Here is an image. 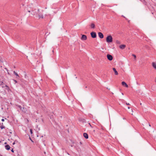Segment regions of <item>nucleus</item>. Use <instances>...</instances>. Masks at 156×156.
I'll list each match as a JSON object with an SVG mask.
<instances>
[{"instance_id": "obj_1", "label": "nucleus", "mask_w": 156, "mask_h": 156, "mask_svg": "<svg viewBox=\"0 0 156 156\" xmlns=\"http://www.w3.org/2000/svg\"><path fill=\"white\" fill-rule=\"evenodd\" d=\"M106 41L108 43L112 42L113 41L112 37L111 35L107 36L106 38Z\"/></svg>"}, {"instance_id": "obj_2", "label": "nucleus", "mask_w": 156, "mask_h": 156, "mask_svg": "<svg viewBox=\"0 0 156 156\" xmlns=\"http://www.w3.org/2000/svg\"><path fill=\"white\" fill-rule=\"evenodd\" d=\"M90 35L92 38H94L97 37V34L96 33L94 32H92L90 33Z\"/></svg>"}, {"instance_id": "obj_3", "label": "nucleus", "mask_w": 156, "mask_h": 156, "mask_svg": "<svg viewBox=\"0 0 156 156\" xmlns=\"http://www.w3.org/2000/svg\"><path fill=\"white\" fill-rule=\"evenodd\" d=\"M107 57L109 61H112L113 59L112 56L110 54H107Z\"/></svg>"}, {"instance_id": "obj_4", "label": "nucleus", "mask_w": 156, "mask_h": 156, "mask_svg": "<svg viewBox=\"0 0 156 156\" xmlns=\"http://www.w3.org/2000/svg\"><path fill=\"white\" fill-rule=\"evenodd\" d=\"M81 40L83 41L86 40L87 39V37L86 35L83 34L82 35V37L81 38Z\"/></svg>"}, {"instance_id": "obj_5", "label": "nucleus", "mask_w": 156, "mask_h": 156, "mask_svg": "<svg viewBox=\"0 0 156 156\" xmlns=\"http://www.w3.org/2000/svg\"><path fill=\"white\" fill-rule=\"evenodd\" d=\"M98 35L99 37L101 38H103L104 37L103 34L101 32H98Z\"/></svg>"}, {"instance_id": "obj_6", "label": "nucleus", "mask_w": 156, "mask_h": 156, "mask_svg": "<svg viewBox=\"0 0 156 156\" xmlns=\"http://www.w3.org/2000/svg\"><path fill=\"white\" fill-rule=\"evenodd\" d=\"M4 88H5V89L7 90L8 92L10 90V89L9 87L7 85H5Z\"/></svg>"}, {"instance_id": "obj_7", "label": "nucleus", "mask_w": 156, "mask_h": 156, "mask_svg": "<svg viewBox=\"0 0 156 156\" xmlns=\"http://www.w3.org/2000/svg\"><path fill=\"white\" fill-rule=\"evenodd\" d=\"M122 86L125 87H128V85L127 84V83L124 81H122Z\"/></svg>"}, {"instance_id": "obj_8", "label": "nucleus", "mask_w": 156, "mask_h": 156, "mask_svg": "<svg viewBox=\"0 0 156 156\" xmlns=\"http://www.w3.org/2000/svg\"><path fill=\"white\" fill-rule=\"evenodd\" d=\"M83 136L86 139H87L88 138V135L87 133H84L83 134Z\"/></svg>"}, {"instance_id": "obj_9", "label": "nucleus", "mask_w": 156, "mask_h": 156, "mask_svg": "<svg viewBox=\"0 0 156 156\" xmlns=\"http://www.w3.org/2000/svg\"><path fill=\"white\" fill-rule=\"evenodd\" d=\"M5 149L7 150H10V147L9 145H6L5 146Z\"/></svg>"}, {"instance_id": "obj_10", "label": "nucleus", "mask_w": 156, "mask_h": 156, "mask_svg": "<svg viewBox=\"0 0 156 156\" xmlns=\"http://www.w3.org/2000/svg\"><path fill=\"white\" fill-rule=\"evenodd\" d=\"M126 47V45L125 44H122L119 46V48L121 49H123Z\"/></svg>"}, {"instance_id": "obj_11", "label": "nucleus", "mask_w": 156, "mask_h": 156, "mask_svg": "<svg viewBox=\"0 0 156 156\" xmlns=\"http://www.w3.org/2000/svg\"><path fill=\"white\" fill-rule=\"evenodd\" d=\"M4 84L3 83V81H0V87H1L2 88H4L5 86H4Z\"/></svg>"}, {"instance_id": "obj_12", "label": "nucleus", "mask_w": 156, "mask_h": 156, "mask_svg": "<svg viewBox=\"0 0 156 156\" xmlns=\"http://www.w3.org/2000/svg\"><path fill=\"white\" fill-rule=\"evenodd\" d=\"M113 70L115 72V75H118V73L117 71L116 70V69L115 68H112Z\"/></svg>"}, {"instance_id": "obj_13", "label": "nucleus", "mask_w": 156, "mask_h": 156, "mask_svg": "<svg viewBox=\"0 0 156 156\" xmlns=\"http://www.w3.org/2000/svg\"><path fill=\"white\" fill-rule=\"evenodd\" d=\"M80 121L83 123L86 122V120L83 119H80Z\"/></svg>"}, {"instance_id": "obj_14", "label": "nucleus", "mask_w": 156, "mask_h": 156, "mask_svg": "<svg viewBox=\"0 0 156 156\" xmlns=\"http://www.w3.org/2000/svg\"><path fill=\"white\" fill-rule=\"evenodd\" d=\"M20 110L24 112H25L27 111L26 108L23 107L22 108V109H21Z\"/></svg>"}, {"instance_id": "obj_15", "label": "nucleus", "mask_w": 156, "mask_h": 156, "mask_svg": "<svg viewBox=\"0 0 156 156\" xmlns=\"http://www.w3.org/2000/svg\"><path fill=\"white\" fill-rule=\"evenodd\" d=\"M152 66L153 67L156 69V63L155 62L152 63Z\"/></svg>"}, {"instance_id": "obj_16", "label": "nucleus", "mask_w": 156, "mask_h": 156, "mask_svg": "<svg viewBox=\"0 0 156 156\" xmlns=\"http://www.w3.org/2000/svg\"><path fill=\"white\" fill-rule=\"evenodd\" d=\"M90 27L91 28L94 29V28L95 26L94 23H91L90 25Z\"/></svg>"}, {"instance_id": "obj_17", "label": "nucleus", "mask_w": 156, "mask_h": 156, "mask_svg": "<svg viewBox=\"0 0 156 156\" xmlns=\"http://www.w3.org/2000/svg\"><path fill=\"white\" fill-rule=\"evenodd\" d=\"M13 73L16 76H17L18 77H19L18 73H17L15 71H13Z\"/></svg>"}, {"instance_id": "obj_18", "label": "nucleus", "mask_w": 156, "mask_h": 156, "mask_svg": "<svg viewBox=\"0 0 156 156\" xmlns=\"http://www.w3.org/2000/svg\"><path fill=\"white\" fill-rule=\"evenodd\" d=\"M16 106H18L20 108V110L21 109H22V107L21 106V105H16Z\"/></svg>"}, {"instance_id": "obj_19", "label": "nucleus", "mask_w": 156, "mask_h": 156, "mask_svg": "<svg viewBox=\"0 0 156 156\" xmlns=\"http://www.w3.org/2000/svg\"><path fill=\"white\" fill-rule=\"evenodd\" d=\"M0 128L1 129H2L5 128V126H0Z\"/></svg>"}, {"instance_id": "obj_20", "label": "nucleus", "mask_w": 156, "mask_h": 156, "mask_svg": "<svg viewBox=\"0 0 156 156\" xmlns=\"http://www.w3.org/2000/svg\"><path fill=\"white\" fill-rule=\"evenodd\" d=\"M116 43L117 44H120V42L118 40H116Z\"/></svg>"}, {"instance_id": "obj_21", "label": "nucleus", "mask_w": 156, "mask_h": 156, "mask_svg": "<svg viewBox=\"0 0 156 156\" xmlns=\"http://www.w3.org/2000/svg\"><path fill=\"white\" fill-rule=\"evenodd\" d=\"M132 55L133 56V57H134V58H135V59H136V55H135L133 54Z\"/></svg>"}, {"instance_id": "obj_22", "label": "nucleus", "mask_w": 156, "mask_h": 156, "mask_svg": "<svg viewBox=\"0 0 156 156\" xmlns=\"http://www.w3.org/2000/svg\"><path fill=\"white\" fill-rule=\"evenodd\" d=\"M13 80L15 82V83H17V81L13 79Z\"/></svg>"}, {"instance_id": "obj_23", "label": "nucleus", "mask_w": 156, "mask_h": 156, "mask_svg": "<svg viewBox=\"0 0 156 156\" xmlns=\"http://www.w3.org/2000/svg\"><path fill=\"white\" fill-rule=\"evenodd\" d=\"M30 133L31 134H32L33 133L32 129H30Z\"/></svg>"}, {"instance_id": "obj_24", "label": "nucleus", "mask_w": 156, "mask_h": 156, "mask_svg": "<svg viewBox=\"0 0 156 156\" xmlns=\"http://www.w3.org/2000/svg\"><path fill=\"white\" fill-rule=\"evenodd\" d=\"M125 103L127 105H130V104L129 103H127V102H125Z\"/></svg>"}, {"instance_id": "obj_25", "label": "nucleus", "mask_w": 156, "mask_h": 156, "mask_svg": "<svg viewBox=\"0 0 156 156\" xmlns=\"http://www.w3.org/2000/svg\"><path fill=\"white\" fill-rule=\"evenodd\" d=\"M29 139L31 140V141L32 142H33V141L31 139V138L30 137H29Z\"/></svg>"}, {"instance_id": "obj_26", "label": "nucleus", "mask_w": 156, "mask_h": 156, "mask_svg": "<svg viewBox=\"0 0 156 156\" xmlns=\"http://www.w3.org/2000/svg\"><path fill=\"white\" fill-rule=\"evenodd\" d=\"M4 119H1V121H2V122H4Z\"/></svg>"}, {"instance_id": "obj_27", "label": "nucleus", "mask_w": 156, "mask_h": 156, "mask_svg": "<svg viewBox=\"0 0 156 156\" xmlns=\"http://www.w3.org/2000/svg\"><path fill=\"white\" fill-rule=\"evenodd\" d=\"M11 151H12V152L13 153V152H14V150H13V149H12L11 150Z\"/></svg>"}, {"instance_id": "obj_28", "label": "nucleus", "mask_w": 156, "mask_h": 156, "mask_svg": "<svg viewBox=\"0 0 156 156\" xmlns=\"http://www.w3.org/2000/svg\"><path fill=\"white\" fill-rule=\"evenodd\" d=\"M40 16V18H43V16Z\"/></svg>"}, {"instance_id": "obj_29", "label": "nucleus", "mask_w": 156, "mask_h": 156, "mask_svg": "<svg viewBox=\"0 0 156 156\" xmlns=\"http://www.w3.org/2000/svg\"><path fill=\"white\" fill-rule=\"evenodd\" d=\"M144 5H146V2H144Z\"/></svg>"}, {"instance_id": "obj_30", "label": "nucleus", "mask_w": 156, "mask_h": 156, "mask_svg": "<svg viewBox=\"0 0 156 156\" xmlns=\"http://www.w3.org/2000/svg\"><path fill=\"white\" fill-rule=\"evenodd\" d=\"M21 155H20L19 154H18L17 156H20Z\"/></svg>"}, {"instance_id": "obj_31", "label": "nucleus", "mask_w": 156, "mask_h": 156, "mask_svg": "<svg viewBox=\"0 0 156 156\" xmlns=\"http://www.w3.org/2000/svg\"><path fill=\"white\" fill-rule=\"evenodd\" d=\"M12 144H13V145H14V144H15V142H13V143Z\"/></svg>"}, {"instance_id": "obj_32", "label": "nucleus", "mask_w": 156, "mask_h": 156, "mask_svg": "<svg viewBox=\"0 0 156 156\" xmlns=\"http://www.w3.org/2000/svg\"><path fill=\"white\" fill-rule=\"evenodd\" d=\"M80 144H82V142H80Z\"/></svg>"}, {"instance_id": "obj_33", "label": "nucleus", "mask_w": 156, "mask_h": 156, "mask_svg": "<svg viewBox=\"0 0 156 156\" xmlns=\"http://www.w3.org/2000/svg\"><path fill=\"white\" fill-rule=\"evenodd\" d=\"M149 126H151V125L150 124H149Z\"/></svg>"}, {"instance_id": "obj_34", "label": "nucleus", "mask_w": 156, "mask_h": 156, "mask_svg": "<svg viewBox=\"0 0 156 156\" xmlns=\"http://www.w3.org/2000/svg\"><path fill=\"white\" fill-rule=\"evenodd\" d=\"M88 124L90 126L91 125L90 123H89Z\"/></svg>"}, {"instance_id": "obj_35", "label": "nucleus", "mask_w": 156, "mask_h": 156, "mask_svg": "<svg viewBox=\"0 0 156 156\" xmlns=\"http://www.w3.org/2000/svg\"><path fill=\"white\" fill-rule=\"evenodd\" d=\"M7 144V143L6 142H5L4 144Z\"/></svg>"}, {"instance_id": "obj_36", "label": "nucleus", "mask_w": 156, "mask_h": 156, "mask_svg": "<svg viewBox=\"0 0 156 156\" xmlns=\"http://www.w3.org/2000/svg\"><path fill=\"white\" fill-rule=\"evenodd\" d=\"M128 109H129V108H129V107H128Z\"/></svg>"}, {"instance_id": "obj_37", "label": "nucleus", "mask_w": 156, "mask_h": 156, "mask_svg": "<svg viewBox=\"0 0 156 156\" xmlns=\"http://www.w3.org/2000/svg\"><path fill=\"white\" fill-rule=\"evenodd\" d=\"M9 133H12V132H9Z\"/></svg>"}, {"instance_id": "obj_38", "label": "nucleus", "mask_w": 156, "mask_h": 156, "mask_svg": "<svg viewBox=\"0 0 156 156\" xmlns=\"http://www.w3.org/2000/svg\"><path fill=\"white\" fill-rule=\"evenodd\" d=\"M151 13H152V14H153V12H151Z\"/></svg>"}, {"instance_id": "obj_39", "label": "nucleus", "mask_w": 156, "mask_h": 156, "mask_svg": "<svg viewBox=\"0 0 156 156\" xmlns=\"http://www.w3.org/2000/svg\"><path fill=\"white\" fill-rule=\"evenodd\" d=\"M90 126L91 127H92V126H91V125H90Z\"/></svg>"}, {"instance_id": "obj_40", "label": "nucleus", "mask_w": 156, "mask_h": 156, "mask_svg": "<svg viewBox=\"0 0 156 156\" xmlns=\"http://www.w3.org/2000/svg\"><path fill=\"white\" fill-rule=\"evenodd\" d=\"M44 154H46V152H44Z\"/></svg>"}, {"instance_id": "obj_41", "label": "nucleus", "mask_w": 156, "mask_h": 156, "mask_svg": "<svg viewBox=\"0 0 156 156\" xmlns=\"http://www.w3.org/2000/svg\"><path fill=\"white\" fill-rule=\"evenodd\" d=\"M2 124L3 125V123H2Z\"/></svg>"}, {"instance_id": "obj_42", "label": "nucleus", "mask_w": 156, "mask_h": 156, "mask_svg": "<svg viewBox=\"0 0 156 156\" xmlns=\"http://www.w3.org/2000/svg\"><path fill=\"white\" fill-rule=\"evenodd\" d=\"M1 142V141H0V142Z\"/></svg>"}]
</instances>
